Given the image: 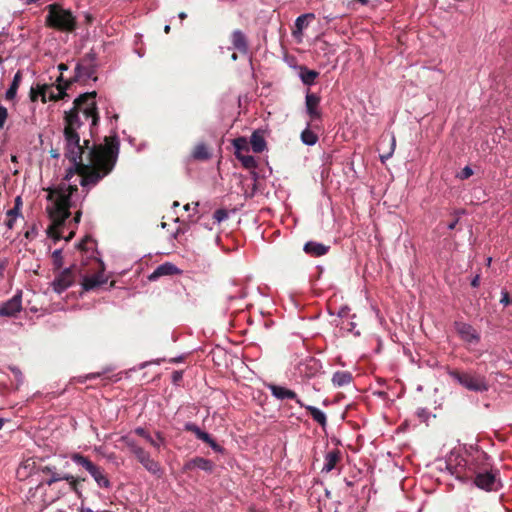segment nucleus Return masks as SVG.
<instances>
[{
	"label": "nucleus",
	"instance_id": "obj_1",
	"mask_svg": "<svg viewBox=\"0 0 512 512\" xmlns=\"http://www.w3.org/2000/svg\"><path fill=\"white\" fill-rule=\"evenodd\" d=\"M96 91L79 95L73 101V107L64 112V155L72 163L67 169L64 180L70 181L74 175L81 177L80 185L90 188L97 185L104 177L109 175L118 160L120 141L116 134L105 136L104 143L93 144L85 139L80 144L78 130L83 125L81 115L91 119L90 133L98 126L100 116L95 98Z\"/></svg>",
	"mask_w": 512,
	"mask_h": 512
},
{
	"label": "nucleus",
	"instance_id": "obj_2",
	"mask_svg": "<svg viewBox=\"0 0 512 512\" xmlns=\"http://www.w3.org/2000/svg\"><path fill=\"white\" fill-rule=\"evenodd\" d=\"M47 191V200L51 201V205L46 207V211L52 222L47 229V234L54 241L61 239L70 241L74 237L75 232L71 231L67 237H64L61 230L71 215V197L78 191V187L76 184L66 186L65 183H61L55 188H48Z\"/></svg>",
	"mask_w": 512,
	"mask_h": 512
},
{
	"label": "nucleus",
	"instance_id": "obj_3",
	"mask_svg": "<svg viewBox=\"0 0 512 512\" xmlns=\"http://www.w3.org/2000/svg\"><path fill=\"white\" fill-rule=\"evenodd\" d=\"M48 14L45 17V25L49 28L71 33L77 29V19L72 11L63 8L58 3L46 7Z\"/></svg>",
	"mask_w": 512,
	"mask_h": 512
},
{
	"label": "nucleus",
	"instance_id": "obj_4",
	"mask_svg": "<svg viewBox=\"0 0 512 512\" xmlns=\"http://www.w3.org/2000/svg\"><path fill=\"white\" fill-rule=\"evenodd\" d=\"M66 466H68L67 461L61 466L60 462L55 459L41 457L40 462H38V471L39 474L43 475V479L39 482L37 488L47 486L51 491L55 492L58 487L57 484L62 482L66 473L64 469Z\"/></svg>",
	"mask_w": 512,
	"mask_h": 512
},
{
	"label": "nucleus",
	"instance_id": "obj_5",
	"mask_svg": "<svg viewBox=\"0 0 512 512\" xmlns=\"http://www.w3.org/2000/svg\"><path fill=\"white\" fill-rule=\"evenodd\" d=\"M447 373L454 381L469 391L482 393L489 389L486 377L474 371L449 369Z\"/></svg>",
	"mask_w": 512,
	"mask_h": 512
},
{
	"label": "nucleus",
	"instance_id": "obj_6",
	"mask_svg": "<svg viewBox=\"0 0 512 512\" xmlns=\"http://www.w3.org/2000/svg\"><path fill=\"white\" fill-rule=\"evenodd\" d=\"M120 441L126 445L129 451L136 457L139 463L151 474L161 477L163 470L158 461L151 458L150 453L147 452L143 447L137 444V442L129 435H124L120 438Z\"/></svg>",
	"mask_w": 512,
	"mask_h": 512
},
{
	"label": "nucleus",
	"instance_id": "obj_7",
	"mask_svg": "<svg viewBox=\"0 0 512 512\" xmlns=\"http://www.w3.org/2000/svg\"><path fill=\"white\" fill-rule=\"evenodd\" d=\"M70 458L75 464L84 468L92 476L99 488H111L112 483L103 467L95 464L81 453H72Z\"/></svg>",
	"mask_w": 512,
	"mask_h": 512
},
{
	"label": "nucleus",
	"instance_id": "obj_8",
	"mask_svg": "<svg viewBox=\"0 0 512 512\" xmlns=\"http://www.w3.org/2000/svg\"><path fill=\"white\" fill-rule=\"evenodd\" d=\"M86 480L84 477L74 476L73 474L66 471L62 481H65L68 485V488L62 486L57 487L55 492L52 495H46L45 502L53 503L59 500L61 497L65 496L69 491L73 492L81 502H84V495L82 493V483Z\"/></svg>",
	"mask_w": 512,
	"mask_h": 512
},
{
	"label": "nucleus",
	"instance_id": "obj_9",
	"mask_svg": "<svg viewBox=\"0 0 512 512\" xmlns=\"http://www.w3.org/2000/svg\"><path fill=\"white\" fill-rule=\"evenodd\" d=\"M97 70V55L95 52L91 51L85 54L77 63L75 67V75L70 80L73 82L83 81L86 82L89 79L93 81L97 80L96 76Z\"/></svg>",
	"mask_w": 512,
	"mask_h": 512
},
{
	"label": "nucleus",
	"instance_id": "obj_10",
	"mask_svg": "<svg viewBox=\"0 0 512 512\" xmlns=\"http://www.w3.org/2000/svg\"><path fill=\"white\" fill-rule=\"evenodd\" d=\"M498 470H493L492 468L487 469L485 471H478L477 474L469 477L468 479L473 480V484L486 492L497 491L501 486L500 480L498 477Z\"/></svg>",
	"mask_w": 512,
	"mask_h": 512
},
{
	"label": "nucleus",
	"instance_id": "obj_11",
	"mask_svg": "<svg viewBox=\"0 0 512 512\" xmlns=\"http://www.w3.org/2000/svg\"><path fill=\"white\" fill-rule=\"evenodd\" d=\"M77 272H79V269L76 265H71L70 267L61 271L52 282L53 290L60 294L71 287L75 281Z\"/></svg>",
	"mask_w": 512,
	"mask_h": 512
},
{
	"label": "nucleus",
	"instance_id": "obj_12",
	"mask_svg": "<svg viewBox=\"0 0 512 512\" xmlns=\"http://www.w3.org/2000/svg\"><path fill=\"white\" fill-rule=\"evenodd\" d=\"M454 329L467 347L477 345L480 342V333L471 324L462 321H455Z\"/></svg>",
	"mask_w": 512,
	"mask_h": 512
},
{
	"label": "nucleus",
	"instance_id": "obj_13",
	"mask_svg": "<svg viewBox=\"0 0 512 512\" xmlns=\"http://www.w3.org/2000/svg\"><path fill=\"white\" fill-rule=\"evenodd\" d=\"M492 468L490 458L485 452H477L471 460L467 463V469L465 472V478H469L487 469Z\"/></svg>",
	"mask_w": 512,
	"mask_h": 512
},
{
	"label": "nucleus",
	"instance_id": "obj_14",
	"mask_svg": "<svg viewBox=\"0 0 512 512\" xmlns=\"http://www.w3.org/2000/svg\"><path fill=\"white\" fill-rule=\"evenodd\" d=\"M41 457H30L22 461L16 470V476L19 480H25L35 474H39L38 462Z\"/></svg>",
	"mask_w": 512,
	"mask_h": 512
},
{
	"label": "nucleus",
	"instance_id": "obj_15",
	"mask_svg": "<svg viewBox=\"0 0 512 512\" xmlns=\"http://www.w3.org/2000/svg\"><path fill=\"white\" fill-rule=\"evenodd\" d=\"M22 310V293L18 292L11 299L0 305V316L14 317Z\"/></svg>",
	"mask_w": 512,
	"mask_h": 512
},
{
	"label": "nucleus",
	"instance_id": "obj_16",
	"mask_svg": "<svg viewBox=\"0 0 512 512\" xmlns=\"http://www.w3.org/2000/svg\"><path fill=\"white\" fill-rule=\"evenodd\" d=\"M267 387L271 391V394L278 400L291 399L295 400L299 406H305V404L298 398L297 394L293 390L276 384H268Z\"/></svg>",
	"mask_w": 512,
	"mask_h": 512
},
{
	"label": "nucleus",
	"instance_id": "obj_17",
	"mask_svg": "<svg viewBox=\"0 0 512 512\" xmlns=\"http://www.w3.org/2000/svg\"><path fill=\"white\" fill-rule=\"evenodd\" d=\"M321 98L315 93L308 92L305 97V105L310 119L317 120L321 118V111L319 109Z\"/></svg>",
	"mask_w": 512,
	"mask_h": 512
},
{
	"label": "nucleus",
	"instance_id": "obj_18",
	"mask_svg": "<svg viewBox=\"0 0 512 512\" xmlns=\"http://www.w3.org/2000/svg\"><path fill=\"white\" fill-rule=\"evenodd\" d=\"M107 282L103 271L95 273L91 276H84L82 280V288L84 291L94 290Z\"/></svg>",
	"mask_w": 512,
	"mask_h": 512
},
{
	"label": "nucleus",
	"instance_id": "obj_19",
	"mask_svg": "<svg viewBox=\"0 0 512 512\" xmlns=\"http://www.w3.org/2000/svg\"><path fill=\"white\" fill-rule=\"evenodd\" d=\"M232 46L241 54H247L249 50L246 35L241 30H234L230 36Z\"/></svg>",
	"mask_w": 512,
	"mask_h": 512
},
{
	"label": "nucleus",
	"instance_id": "obj_20",
	"mask_svg": "<svg viewBox=\"0 0 512 512\" xmlns=\"http://www.w3.org/2000/svg\"><path fill=\"white\" fill-rule=\"evenodd\" d=\"M57 90H58V93L55 94L51 88L47 90V99L51 100V101H57V100H60V99H63L64 97L68 96V94L66 93V90L71 86L72 84V81H65L63 80V76L60 75L58 78H57Z\"/></svg>",
	"mask_w": 512,
	"mask_h": 512
},
{
	"label": "nucleus",
	"instance_id": "obj_21",
	"mask_svg": "<svg viewBox=\"0 0 512 512\" xmlns=\"http://www.w3.org/2000/svg\"><path fill=\"white\" fill-rule=\"evenodd\" d=\"M329 249L330 246L315 241H308L303 247L304 252L312 257L323 256L328 253Z\"/></svg>",
	"mask_w": 512,
	"mask_h": 512
},
{
	"label": "nucleus",
	"instance_id": "obj_22",
	"mask_svg": "<svg viewBox=\"0 0 512 512\" xmlns=\"http://www.w3.org/2000/svg\"><path fill=\"white\" fill-rule=\"evenodd\" d=\"M178 268L169 263V262H166V263H163L161 265H159L154 271L153 273L149 276V279L150 280H156L158 279L159 277L161 276H166V275H174L176 273H178Z\"/></svg>",
	"mask_w": 512,
	"mask_h": 512
},
{
	"label": "nucleus",
	"instance_id": "obj_23",
	"mask_svg": "<svg viewBox=\"0 0 512 512\" xmlns=\"http://www.w3.org/2000/svg\"><path fill=\"white\" fill-rule=\"evenodd\" d=\"M341 460V452L338 449H334L329 451L325 456V463L322 468L323 472H330L332 471L337 463Z\"/></svg>",
	"mask_w": 512,
	"mask_h": 512
},
{
	"label": "nucleus",
	"instance_id": "obj_24",
	"mask_svg": "<svg viewBox=\"0 0 512 512\" xmlns=\"http://www.w3.org/2000/svg\"><path fill=\"white\" fill-rule=\"evenodd\" d=\"M187 469L198 468L206 472H212L214 468V463L203 457H195L186 465Z\"/></svg>",
	"mask_w": 512,
	"mask_h": 512
},
{
	"label": "nucleus",
	"instance_id": "obj_25",
	"mask_svg": "<svg viewBox=\"0 0 512 512\" xmlns=\"http://www.w3.org/2000/svg\"><path fill=\"white\" fill-rule=\"evenodd\" d=\"M192 158L197 161H206L211 158V152L204 143H198L192 150Z\"/></svg>",
	"mask_w": 512,
	"mask_h": 512
},
{
	"label": "nucleus",
	"instance_id": "obj_26",
	"mask_svg": "<svg viewBox=\"0 0 512 512\" xmlns=\"http://www.w3.org/2000/svg\"><path fill=\"white\" fill-rule=\"evenodd\" d=\"M353 380V376L348 371H337L333 374L332 383L336 387L349 385Z\"/></svg>",
	"mask_w": 512,
	"mask_h": 512
},
{
	"label": "nucleus",
	"instance_id": "obj_27",
	"mask_svg": "<svg viewBox=\"0 0 512 512\" xmlns=\"http://www.w3.org/2000/svg\"><path fill=\"white\" fill-rule=\"evenodd\" d=\"M252 150L255 153H261L266 149V141L259 131H254L250 138Z\"/></svg>",
	"mask_w": 512,
	"mask_h": 512
},
{
	"label": "nucleus",
	"instance_id": "obj_28",
	"mask_svg": "<svg viewBox=\"0 0 512 512\" xmlns=\"http://www.w3.org/2000/svg\"><path fill=\"white\" fill-rule=\"evenodd\" d=\"M21 80H22V73H21V71H17L16 74L14 75L13 81H12L9 89L6 91V94H5L6 100L12 101L16 97L17 90L20 86Z\"/></svg>",
	"mask_w": 512,
	"mask_h": 512
},
{
	"label": "nucleus",
	"instance_id": "obj_29",
	"mask_svg": "<svg viewBox=\"0 0 512 512\" xmlns=\"http://www.w3.org/2000/svg\"><path fill=\"white\" fill-rule=\"evenodd\" d=\"M303 407L308 411L313 420L316 421L320 426H326L327 417L320 409L310 405H305Z\"/></svg>",
	"mask_w": 512,
	"mask_h": 512
},
{
	"label": "nucleus",
	"instance_id": "obj_30",
	"mask_svg": "<svg viewBox=\"0 0 512 512\" xmlns=\"http://www.w3.org/2000/svg\"><path fill=\"white\" fill-rule=\"evenodd\" d=\"M315 15L313 13L302 14L297 17L295 21V29L293 31V35L302 34V31L308 26V19H314Z\"/></svg>",
	"mask_w": 512,
	"mask_h": 512
},
{
	"label": "nucleus",
	"instance_id": "obj_31",
	"mask_svg": "<svg viewBox=\"0 0 512 512\" xmlns=\"http://www.w3.org/2000/svg\"><path fill=\"white\" fill-rule=\"evenodd\" d=\"M319 73L315 70H310L305 66L300 67V78L305 85H312Z\"/></svg>",
	"mask_w": 512,
	"mask_h": 512
},
{
	"label": "nucleus",
	"instance_id": "obj_32",
	"mask_svg": "<svg viewBox=\"0 0 512 512\" xmlns=\"http://www.w3.org/2000/svg\"><path fill=\"white\" fill-rule=\"evenodd\" d=\"M232 144L235 148V156L236 158L243 155L244 152H248L249 151V144H248V141L245 137H238V138H235L233 141H232Z\"/></svg>",
	"mask_w": 512,
	"mask_h": 512
},
{
	"label": "nucleus",
	"instance_id": "obj_33",
	"mask_svg": "<svg viewBox=\"0 0 512 512\" xmlns=\"http://www.w3.org/2000/svg\"><path fill=\"white\" fill-rule=\"evenodd\" d=\"M50 89V86L48 85H42V86H38L37 89L35 88H31L30 90V99L31 101L35 102L37 101L38 97L40 96L41 97V100L43 103H46L47 102V90Z\"/></svg>",
	"mask_w": 512,
	"mask_h": 512
},
{
	"label": "nucleus",
	"instance_id": "obj_34",
	"mask_svg": "<svg viewBox=\"0 0 512 512\" xmlns=\"http://www.w3.org/2000/svg\"><path fill=\"white\" fill-rule=\"evenodd\" d=\"M301 140L306 145H314L318 141V136L312 130L306 128L301 133Z\"/></svg>",
	"mask_w": 512,
	"mask_h": 512
},
{
	"label": "nucleus",
	"instance_id": "obj_35",
	"mask_svg": "<svg viewBox=\"0 0 512 512\" xmlns=\"http://www.w3.org/2000/svg\"><path fill=\"white\" fill-rule=\"evenodd\" d=\"M134 433L142 438H144L152 447L159 449L160 444L155 443V440L151 435L146 431V429L142 427H137L134 429Z\"/></svg>",
	"mask_w": 512,
	"mask_h": 512
},
{
	"label": "nucleus",
	"instance_id": "obj_36",
	"mask_svg": "<svg viewBox=\"0 0 512 512\" xmlns=\"http://www.w3.org/2000/svg\"><path fill=\"white\" fill-rule=\"evenodd\" d=\"M237 159L241 162L242 166L246 169H255L257 167V161L251 155L243 154Z\"/></svg>",
	"mask_w": 512,
	"mask_h": 512
},
{
	"label": "nucleus",
	"instance_id": "obj_37",
	"mask_svg": "<svg viewBox=\"0 0 512 512\" xmlns=\"http://www.w3.org/2000/svg\"><path fill=\"white\" fill-rule=\"evenodd\" d=\"M197 438L199 440H202L206 444H208L213 450H215V451L220 450V446L215 442V440L207 432L202 431L201 433H199V436Z\"/></svg>",
	"mask_w": 512,
	"mask_h": 512
},
{
	"label": "nucleus",
	"instance_id": "obj_38",
	"mask_svg": "<svg viewBox=\"0 0 512 512\" xmlns=\"http://www.w3.org/2000/svg\"><path fill=\"white\" fill-rule=\"evenodd\" d=\"M52 262L54 270H60L63 267V256L61 249H57L52 253Z\"/></svg>",
	"mask_w": 512,
	"mask_h": 512
},
{
	"label": "nucleus",
	"instance_id": "obj_39",
	"mask_svg": "<svg viewBox=\"0 0 512 512\" xmlns=\"http://www.w3.org/2000/svg\"><path fill=\"white\" fill-rule=\"evenodd\" d=\"M22 198L21 196H17L15 198L14 207L7 212V216H18L20 214V209L22 207Z\"/></svg>",
	"mask_w": 512,
	"mask_h": 512
},
{
	"label": "nucleus",
	"instance_id": "obj_40",
	"mask_svg": "<svg viewBox=\"0 0 512 512\" xmlns=\"http://www.w3.org/2000/svg\"><path fill=\"white\" fill-rule=\"evenodd\" d=\"M395 147H396V141H395V138L392 137L391 141H390L389 151L380 155V159L382 162H385L387 159H389L392 156V154L395 150Z\"/></svg>",
	"mask_w": 512,
	"mask_h": 512
},
{
	"label": "nucleus",
	"instance_id": "obj_41",
	"mask_svg": "<svg viewBox=\"0 0 512 512\" xmlns=\"http://www.w3.org/2000/svg\"><path fill=\"white\" fill-rule=\"evenodd\" d=\"M213 218L220 223L228 218V212L225 209H217L213 214Z\"/></svg>",
	"mask_w": 512,
	"mask_h": 512
},
{
	"label": "nucleus",
	"instance_id": "obj_42",
	"mask_svg": "<svg viewBox=\"0 0 512 512\" xmlns=\"http://www.w3.org/2000/svg\"><path fill=\"white\" fill-rule=\"evenodd\" d=\"M184 429L186 431L192 432L195 434L196 437L199 436V433L202 432V430L194 423L188 422L185 424Z\"/></svg>",
	"mask_w": 512,
	"mask_h": 512
},
{
	"label": "nucleus",
	"instance_id": "obj_43",
	"mask_svg": "<svg viewBox=\"0 0 512 512\" xmlns=\"http://www.w3.org/2000/svg\"><path fill=\"white\" fill-rule=\"evenodd\" d=\"M473 175V170L469 166H465L461 172L458 174V177L462 180L468 179Z\"/></svg>",
	"mask_w": 512,
	"mask_h": 512
},
{
	"label": "nucleus",
	"instance_id": "obj_44",
	"mask_svg": "<svg viewBox=\"0 0 512 512\" xmlns=\"http://www.w3.org/2000/svg\"><path fill=\"white\" fill-rule=\"evenodd\" d=\"M8 117V111L7 109L0 105V129H2L6 123Z\"/></svg>",
	"mask_w": 512,
	"mask_h": 512
},
{
	"label": "nucleus",
	"instance_id": "obj_45",
	"mask_svg": "<svg viewBox=\"0 0 512 512\" xmlns=\"http://www.w3.org/2000/svg\"><path fill=\"white\" fill-rule=\"evenodd\" d=\"M37 235V229H36V226L33 225L30 229H28L24 236L25 238L29 239V240H33Z\"/></svg>",
	"mask_w": 512,
	"mask_h": 512
},
{
	"label": "nucleus",
	"instance_id": "obj_46",
	"mask_svg": "<svg viewBox=\"0 0 512 512\" xmlns=\"http://www.w3.org/2000/svg\"><path fill=\"white\" fill-rule=\"evenodd\" d=\"M183 378V372L180 371V370H177V371H174L172 373V382L174 384H179V382L182 380Z\"/></svg>",
	"mask_w": 512,
	"mask_h": 512
},
{
	"label": "nucleus",
	"instance_id": "obj_47",
	"mask_svg": "<svg viewBox=\"0 0 512 512\" xmlns=\"http://www.w3.org/2000/svg\"><path fill=\"white\" fill-rule=\"evenodd\" d=\"M511 297L507 291H502V298L500 302L504 304L505 306L509 305L511 303Z\"/></svg>",
	"mask_w": 512,
	"mask_h": 512
},
{
	"label": "nucleus",
	"instance_id": "obj_48",
	"mask_svg": "<svg viewBox=\"0 0 512 512\" xmlns=\"http://www.w3.org/2000/svg\"><path fill=\"white\" fill-rule=\"evenodd\" d=\"M310 363H311V370H313L311 372V374L316 373L321 368L320 363L317 360H315V359H311Z\"/></svg>",
	"mask_w": 512,
	"mask_h": 512
},
{
	"label": "nucleus",
	"instance_id": "obj_49",
	"mask_svg": "<svg viewBox=\"0 0 512 512\" xmlns=\"http://www.w3.org/2000/svg\"><path fill=\"white\" fill-rule=\"evenodd\" d=\"M155 435H156V439H154L155 443H159L160 446L164 445L165 444V437H164V435L161 432H156Z\"/></svg>",
	"mask_w": 512,
	"mask_h": 512
},
{
	"label": "nucleus",
	"instance_id": "obj_50",
	"mask_svg": "<svg viewBox=\"0 0 512 512\" xmlns=\"http://www.w3.org/2000/svg\"><path fill=\"white\" fill-rule=\"evenodd\" d=\"M90 241V237H85L82 241H80L77 245L78 249L80 250H86V244Z\"/></svg>",
	"mask_w": 512,
	"mask_h": 512
},
{
	"label": "nucleus",
	"instance_id": "obj_51",
	"mask_svg": "<svg viewBox=\"0 0 512 512\" xmlns=\"http://www.w3.org/2000/svg\"><path fill=\"white\" fill-rule=\"evenodd\" d=\"M16 217H17V216H8V220L6 221V226H7L9 229H12V228H13L14 223H15V220H16Z\"/></svg>",
	"mask_w": 512,
	"mask_h": 512
},
{
	"label": "nucleus",
	"instance_id": "obj_52",
	"mask_svg": "<svg viewBox=\"0 0 512 512\" xmlns=\"http://www.w3.org/2000/svg\"><path fill=\"white\" fill-rule=\"evenodd\" d=\"M186 232L185 227H178L177 230L174 233V238L178 239L181 235H183Z\"/></svg>",
	"mask_w": 512,
	"mask_h": 512
},
{
	"label": "nucleus",
	"instance_id": "obj_53",
	"mask_svg": "<svg viewBox=\"0 0 512 512\" xmlns=\"http://www.w3.org/2000/svg\"><path fill=\"white\" fill-rule=\"evenodd\" d=\"M480 285V276L479 275H476L472 281H471V286L472 287H478Z\"/></svg>",
	"mask_w": 512,
	"mask_h": 512
},
{
	"label": "nucleus",
	"instance_id": "obj_54",
	"mask_svg": "<svg viewBox=\"0 0 512 512\" xmlns=\"http://www.w3.org/2000/svg\"><path fill=\"white\" fill-rule=\"evenodd\" d=\"M81 216H82V212L81 211H77L74 215V218H73V221L75 222V224H78L81 220Z\"/></svg>",
	"mask_w": 512,
	"mask_h": 512
},
{
	"label": "nucleus",
	"instance_id": "obj_55",
	"mask_svg": "<svg viewBox=\"0 0 512 512\" xmlns=\"http://www.w3.org/2000/svg\"><path fill=\"white\" fill-rule=\"evenodd\" d=\"M457 223H458V219L453 220L451 223L448 224V229H450V230L455 229Z\"/></svg>",
	"mask_w": 512,
	"mask_h": 512
},
{
	"label": "nucleus",
	"instance_id": "obj_56",
	"mask_svg": "<svg viewBox=\"0 0 512 512\" xmlns=\"http://www.w3.org/2000/svg\"><path fill=\"white\" fill-rule=\"evenodd\" d=\"M58 69H59L60 71H64V70H67V69H68V66H67L66 64H64V63H60V64L58 65Z\"/></svg>",
	"mask_w": 512,
	"mask_h": 512
},
{
	"label": "nucleus",
	"instance_id": "obj_57",
	"mask_svg": "<svg viewBox=\"0 0 512 512\" xmlns=\"http://www.w3.org/2000/svg\"><path fill=\"white\" fill-rule=\"evenodd\" d=\"M178 17L181 19V20H185L187 18V14L185 12H180L178 14Z\"/></svg>",
	"mask_w": 512,
	"mask_h": 512
},
{
	"label": "nucleus",
	"instance_id": "obj_58",
	"mask_svg": "<svg viewBox=\"0 0 512 512\" xmlns=\"http://www.w3.org/2000/svg\"><path fill=\"white\" fill-rule=\"evenodd\" d=\"M80 512H92V510L90 508H85V507H81L80 508Z\"/></svg>",
	"mask_w": 512,
	"mask_h": 512
},
{
	"label": "nucleus",
	"instance_id": "obj_59",
	"mask_svg": "<svg viewBox=\"0 0 512 512\" xmlns=\"http://www.w3.org/2000/svg\"><path fill=\"white\" fill-rule=\"evenodd\" d=\"M99 375L100 374H98V373L97 374L93 373V374L88 375L87 378L88 379H94V378L98 377Z\"/></svg>",
	"mask_w": 512,
	"mask_h": 512
},
{
	"label": "nucleus",
	"instance_id": "obj_60",
	"mask_svg": "<svg viewBox=\"0 0 512 512\" xmlns=\"http://www.w3.org/2000/svg\"><path fill=\"white\" fill-rule=\"evenodd\" d=\"M6 420L3 419V418H0V430L3 428L4 424H5Z\"/></svg>",
	"mask_w": 512,
	"mask_h": 512
},
{
	"label": "nucleus",
	"instance_id": "obj_61",
	"mask_svg": "<svg viewBox=\"0 0 512 512\" xmlns=\"http://www.w3.org/2000/svg\"><path fill=\"white\" fill-rule=\"evenodd\" d=\"M4 268H5L4 264H0V277L3 276Z\"/></svg>",
	"mask_w": 512,
	"mask_h": 512
},
{
	"label": "nucleus",
	"instance_id": "obj_62",
	"mask_svg": "<svg viewBox=\"0 0 512 512\" xmlns=\"http://www.w3.org/2000/svg\"><path fill=\"white\" fill-rule=\"evenodd\" d=\"M170 30H171V28H170V26H169V25H166V26L164 27V32H165L166 34H168V33L170 32Z\"/></svg>",
	"mask_w": 512,
	"mask_h": 512
},
{
	"label": "nucleus",
	"instance_id": "obj_63",
	"mask_svg": "<svg viewBox=\"0 0 512 512\" xmlns=\"http://www.w3.org/2000/svg\"><path fill=\"white\" fill-rule=\"evenodd\" d=\"M51 155H52V157H54V158L59 157V153H58L57 151H55V152H54V151H51Z\"/></svg>",
	"mask_w": 512,
	"mask_h": 512
},
{
	"label": "nucleus",
	"instance_id": "obj_64",
	"mask_svg": "<svg viewBox=\"0 0 512 512\" xmlns=\"http://www.w3.org/2000/svg\"><path fill=\"white\" fill-rule=\"evenodd\" d=\"M86 20H87V22L91 23L93 20V17L91 15H87Z\"/></svg>",
	"mask_w": 512,
	"mask_h": 512
}]
</instances>
